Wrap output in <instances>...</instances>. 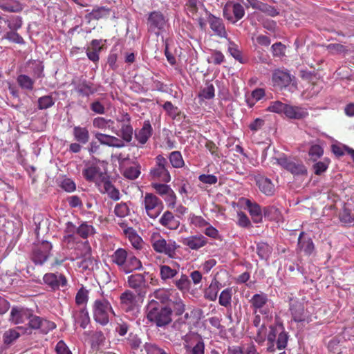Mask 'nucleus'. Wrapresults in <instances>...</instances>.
I'll return each mask as SVG.
<instances>
[{
	"mask_svg": "<svg viewBox=\"0 0 354 354\" xmlns=\"http://www.w3.org/2000/svg\"><path fill=\"white\" fill-rule=\"evenodd\" d=\"M111 261L118 266L119 270L125 274L142 269L141 261L131 252L122 248L113 252L111 256Z\"/></svg>",
	"mask_w": 354,
	"mask_h": 354,
	"instance_id": "obj_1",
	"label": "nucleus"
},
{
	"mask_svg": "<svg viewBox=\"0 0 354 354\" xmlns=\"http://www.w3.org/2000/svg\"><path fill=\"white\" fill-rule=\"evenodd\" d=\"M172 310L167 306H162L156 300L149 299L147 306V317L158 327H164L172 321Z\"/></svg>",
	"mask_w": 354,
	"mask_h": 354,
	"instance_id": "obj_2",
	"label": "nucleus"
},
{
	"mask_svg": "<svg viewBox=\"0 0 354 354\" xmlns=\"http://www.w3.org/2000/svg\"><path fill=\"white\" fill-rule=\"evenodd\" d=\"M92 311L94 320L102 326H106L111 317L115 315L111 303L104 297L94 301Z\"/></svg>",
	"mask_w": 354,
	"mask_h": 354,
	"instance_id": "obj_3",
	"label": "nucleus"
},
{
	"mask_svg": "<svg viewBox=\"0 0 354 354\" xmlns=\"http://www.w3.org/2000/svg\"><path fill=\"white\" fill-rule=\"evenodd\" d=\"M153 249L158 253L164 254L169 258H175L176 250L179 248L175 241L166 240L159 234H153L151 237Z\"/></svg>",
	"mask_w": 354,
	"mask_h": 354,
	"instance_id": "obj_4",
	"label": "nucleus"
},
{
	"mask_svg": "<svg viewBox=\"0 0 354 354\" xmlns=\"http://www.w3.org/2000/svg\"><path fill=\"white\" fill-rule=\"evenodd\" d=\"M249 302L254 314L259 313L266 317H268L271 314V301L266 293L260 292L254 294L249 300Z\"/></svg>",
	"mask_w": 354,
	"mask_h": 354,
	"instance_id": "obj_5",
	"label": "nucleus"
},
{
	"mask_svg": "<svg viewBox=\"0 0 354 354\" xmlns=\"http://www.w3.org/2000/svg\"><path fill=\"white\" fill-rule=\"evenodd\" d=\"M276 161L282 168L295 176L304 175L307 173V169L301 161L288 157L285 154L277 158Z\"/></svg>",
	"mask_w": 354,
	"mask_h": 354,
	"instance_id": "obj_6",
	"label": "nucleus"
},
{
	"mask_svg": "<svg viewBox=\"0 0 354 354\" xmlns=\"http://www.w3.org/2000/svg\"><path fill=\"white\" fill-rule=\"evenodd\" d=\"M156 165L150 170V176L152 179L168 183L171 180V176L167 169V160L162 155L156 157Z\"/></svg>",
	"mask_w": 354,
	"mask_h": 354,
	"instance_id": "obj_7",
	"label": "nucleus"
},
{
	"mask_svg": "<svg viewBox=\"0 0 354 354\" xmlns=\"http://www.w3.org/2000/svg\"><path fill=\"white\" fill-rule=\"evenodd\" d=\"M142 205H144L147 214L151 218H157L163 208L162 201L151 193H146Z\"/></svg>",
	"mask_w": 354,
	"mask_h": 354,
	"instance_id": "obj_8",
	"label": "nucleus"
},
{
	"mask_svg": "<svg viewBox=\"0 0 354 354\" xmlns=\"http://www.w3.org/2000/svg\"><path fill=\"white\" fill-rule=\"evenodd\" d=\"M82 175L87 181L94 183L98 187H101L106 179V174L102 171L97 164L94 162L86 165Z\"/></svg>",
	"mask_w": 354,
	"mask_h": 354,
	"instance_id": "obj_9",
	"label": "nucleus"
},
{
	"mask_svg": "<svg viewBox=\"0 0 354 354\" xmlns=\"http://www.w3.org/2000/svg\"><path fill=\"white\" fill-rule=\"evenodd\" d=\"M167 20L162 12L153 11L149 14L147 18V30L158 36L161 32L165 30Z\"/></svg>",
	"mask_w": 354,
	"mask_h": 354,
	"instance_id": "obj_10",
	"label": "nucleus"
},
{
	"mask_svg": "<svg viewBox=\"0 0 354 354\" xmlns=\"http://www.w3.org/2000/svg\"><path fill=\"white\" fill-rule=\"evenodd\" d=\"M184 347L191 354H204L205 344L201 336L197 333L186 335L184 337Z\"/></svg>",
	"mask_w": 354,
	"mask_h": 354,
	"instance_id": "obj_11",
	"label": "nucleus"
},
{
	"mask_svg": "<svg viewBox=\"0 0 354 354\" xmlns=\"http://www.w3.org/2000/svg\"><path fill=\"white\" fill-rule=\"evenodd\" d=\"M52 248L53 245L50 242L42 241L33 248L31 259L35 264L43 265L48 259Z\"/></svg>",
	"mask_w": 354,
	"mask_h": 354,
	"instance_id": "obj_12",
	"label": "nucleus"
},
{
	"mask_svg": "<svg viewBox=\"0 0 354 354\" xmlns=\"http://www.w3.org/2000/svg\"><path fill=\"white\" fill-rule=\"evenodd\" d=\"M148 273L144 274H133L128 277L127 283L129 286L135 290L138 296L143 298L147 293V288H148V283L145 277Z\"/></svg>",
	"mask_w": 354,
	"mask_h": 354,
	"instance_id": "obj_13",
	"label": "nucleus"
},
{
	"mask_svg": "<svg viewBox=\"0 0 354 354\" xmlns=\"http://www.w3.org/2000/svg\"><path fill=\"white\" fill-rule=\"evenodd\" d=\"M223 16L232 23L242 19L245 15L243 7L239 3L227 2L223 8Z\"/></svg>",
	"mask_w": 354,
	"mask_h": 354,
	"instance_id": "obj_14",
	"label": "nucleus"
},
{
	"mask_svg": "<svg viewBox=\"0 0 354 354\" xmlns=\"http://www.w3.org/2000/svg\"><path fill=\"white\" fill-rule=\"evenodd\" d=\"M28 325L32 329H40L43 333H47L54 329L56 326L54 322L44 319L39 316L30 313L28 318Z\"/></svg>",
	"mask_w": 354,
	"mask_h": 354,
	"instance_id": "obj_15",
	"label": "nucleus"
},
{
	"mask_svg": "<svg viewBox=\"0 0 354 354\" xmlns=\"http://www.w3.org/2000/svg\"><path fill=\"white\" fill-rule=\"evenodd\" d=\"M138 297H140L138 296V294L136 295L130 290H126L120 296L122 308L126 312L135 310L138 306Z\"/></svg>",
	"mask_w": 354,
	"mask_h": 354,
	"instance_id": "obj_16",
	"label": "nucleus"
},
{
	"mask_svg": "<svg viewBox=\"0 0 354 354\" xmlns=\"http://www.w3.org/2000/svg\"><path fill=\"white\" fill-rule=\"evenodd\" d=\"M43 280L46 284L53 290L64 288L67 285V280L65 276L58 272L47 273L44 274Z\"/></svg>",
	"mask_w": 354,
	"mask_h": 354,
	"instance_id": "obj_17",
	"label": "nucleus"
},
{
	"mask_svg": "<svg viewBox=\"0 0 354 354\" xmlns=\"http://www.w3.org/2000/svg\"><path fill=\"white\" fill-rule=\"evenodd\" d=\"M72 317L74 326L80 325L83 329L90 323L88 312L85 307L74 308L72 310Z\"/></svg>",
	"mask_w": 354,
	"mask_h": 354,
	"instance_id": "obj_18",
	"label": "nucleus"
},
{
	"mask_svg": "<svg viewBox=\"0 0 354 354\" xmlns=\"http://www.w3.org/2000/svg\"><path fill=\"white\" fill-rule=\"evenodd\" d=\"M180 242L193 250H198L207 243V239L202 234L181 237Z\"/></svg>",
	"mask_w": 354,
	"mask_h": 354,
	"instance_id": "obj_19",
	"label": "nucleus"
},
{
	"mask_svg": "<svg viewBox=\"0 0 354 354\" xmlns=\"http://www.w3.org/2000/svg\"><path fill=\"white\" fill-rule=\"evenodd\" d=\"M207 14L208 15L207 22L209 23L210 28L214 32V35L221 38H226L227 34L223 20L208 12H207Z\"/></svg>",
	"mask_w": 354,
	"mask_h": 354,
	"instance_id": "obj_20",
	"label": "nucleus"
},
{
	"mask_svg": "<svg viewBox=\"0 0 354 354\" xmlns=\"http://www.w3.org/2000/svg\"><path fill=\"white\" fill-rule=\"evenodd\" d=\"M30 312L31 310L24 307L13 306L10 311L9 320L13 324H22L28 320Z\"/></svg>",
	"mask_w": 354,
	"mask_h": 354,
	"instance_id": "obj_21",
	"label": "nucleus"
},
{
	"mask_svg": "<svg viewBox=\"0 0 354 354\" xmlns=\"http://www.w3.org/2000/svg\"><path fill=\"white\" fill-rule=\"evenodd\" d=\"M272 80L274 86L282 88L290 84L292 77L289 73L277 69L272 73Z\"/></svg>",
	"mask_w": 354,
	"mask_h": 354,
	"instance_id": "obj_22",
	"label": "nucleus"
},
{
	"mask_svg": "<svg viewBox=\"0 0 354 354\" xmlns=\"http://www.w3.org/2000/svg\"><path fill=\"white\" fill-rule=\"evenodd\" d=\"M178 216H175L170 211H165L159 219L160 224L170 230H176L180 226V221L178 219Z\"/></svg>",
	"mask_w": 354,
	"mask_h": 354,
	"instance_id": "obj_23",
	"label": "nucleus"
},
{
	"mask_svg": "<svg viewBox=\"0 0 354 354\" xmlns=\"http://www.w3.org/2000/svg\"><path fill=\"white\" fill-rule=\"evenodd\" d=\"M285 115L290 119L301 120L308 115L306 108L288 104Z\"/></svg>",
	"mask_w": 354,
	"mask_h": 354,
	"instance_id": "obj_24",
	"label": "nucleus"
},
{
	"mask_svg": "<svg viewBox=\"0 0 354 354\" xmlns=\"http://www.w3.org/2000/svg\"><path fill=\"white\" fill-rule=\"evenodd\" d=\"M152 127L149 121H145L142 127L135 132V138L141 145H145L152 135Z\"/></svg>",
	"mask_w": 354,
	"mask_h": 354,
	"instance_id": "obj_25",
	"label": "nucleus"
},
{
	"mask_svg": "<svg viewBox=\"0 0 354 354\" xmlns=\"http://www.w3.org/2000/svg\"><path fill=\"white\" fill-rule=\"evenodd\" d=\"M304 235V232L300 233L297 247L300 251H303L306 255H310L315 250V245L312 239L309 237H305Z\"/></svg>",
	"mask_w": 354,
	"mask_h": 354,
	"instance_id": "obj_26",
	"label": "nucleus"
},
{
	"mask_svg": "<svg viewBox=\"0 0 354 354\" xmlns=\"http://www.w3.org/2000/svg\"><path fill=\"white\" fill-rule=\"evenodd\" d=\"M257 185L261 192L267 196H272L274 193V185L272 181L264 176H259L256 178Z\"/></svg>",
	"mask_w": 354,
	"mask_h": 354,
	"instance_id": "obj_27",
	"label": "nucleus"
},
{
	"mask_svg": "<svg viewBox=\"0 0 354 354\" xmlns=\"http://www.w3.org/2000/svg\"><path fill=\"white\" fill-rule=\"evenodd\" d=\"M126 116L127 117V121H124L122 124L120 133L115 129L114 133L120 136L124 141L129 142L132 140L133 129L129 123L130 118L129 115L127 114Z\"/></svg>",
	"mask_w": 354,
	"mask_h": 354,
	"instance_id": "obj_28",
	"label": "nucleus"
},
{
	"mask_svg": "<svg viewBox=\"0 0 354 354\" xmlns=\"http://www.w3.org/2000/svg\"><path fill=\"white\" fill-rule=\"evenodd\" d=\"M24 8V5L19 0L0 1V9L5 12L18 13L21 12Z\"/></svg>",
	"mask_w": 354,
	"mask_h": 354,
	"instance_id": "obj_29",
	"label": "nucleus"
},
{
	"mask_svg": "<svg viewBox=\"0 0 354 354\" xmlns=\"http://www.w3.org/2000/svg\"><path fill=\"white\" fill-rule=\"evenodd\" d=\"M111 15V10L106 7L101 6L96 7L91 12L86 15L85 18L90 22L91 20H99L109 17Z\"/></svg>",
	"mask_w": 354,
	"mask_h": 354,
	"instance_id": "obj_30",
	"label": "nucleus"
},
{
	"mask_svg": "<svg viewBox=\"0 0 354 354\" xmlns=\"http://www.w3.org/2000/svg\"><path fill=\"white\" fill-rule=\"evenodd\" d=\"M170 290L159 288L151 294L149 298L156 300L160 304H166L170 301Z\"/></svg>",
	"mask_w": 354,
	"mask_h": 354,
	"instance_id": "obj_31",
	"label": "nucleus"
},
{
	"mask_svg": "<svg viewBox=\"0 0 354 354\" xmlns=\"http://www.w3.org/2000/svg\"><path fill=\"white\" fill-rule=\"evenodd\" d=\"M75 91L84 97H88L97 91L96 88L93 86V84L86 80L77 84L75 86Z\"/></svg>",
	"mask_w": 354,
	"mask_h": 354,
	"instance_id": "obj_32",
	"label": "nucleus"
},
{
	"mask_svg": "<svg viewBox=\"0 0 354 354\" xmlns=\"http://www.w3.org/2000/svg\"><path fill=\"white\" fill-rule=\"evenodd\" d=\"M75 140L81 144H86L89 140V132L86 127L75 126L73 130Z\"/></svg>",
	"mask_w": 354,
	"mask_h": 354,
	"instance_id": "obj_33",
	"label": "nucleus"
},
{
	"mask_svg": "<svg viewBox=\"0 0 354 354\" xmlns=\"http://www.w3.org/2000/svg\"><path fill=\"white\" fill-rule=\"evenodd\" d=\"M113 124V120L103 117H97L93 120V126L103 131L111 129L113 133L115 132Z\"/></svg>",
	"mask_w": 354,
	"mask_h": 354,
	"instance_id": "obj_34",
	"label": "nucleus"
},
{
	"mask_svg": "<svg viewBox=\"0 0 354 354\" xmlns=\"http://www.w3.org/2000/svg\"><path fill=\"white\" fill-rule=\"evenodd\" d=\"M103 185V189L99 187V189L102 193H106L108 196L114 201H118L120 198V192L116 189L109 180L107 178L102 184Z\"/></svg>",
	"mask_w": 354,
	"mask_h": 354,
	"instance_id": "obj_35",
	"label": "nucleus"
},
{
	"mask_svg": "<svg viewBox=\"0 0 354 354\" xmlns=\"http://www.w3.org/2000/svg\"><path fill=\"white\" fill-rule=\"evenodd\" d=\"M221 288V283L216 279L213 280L204 292V297L209 301H215Z\"/></svg>",
	"mask_w": 354,
	"mask_h": 354,
	"instance_id": "obj_36",
	"label": "nucleus"
},
{
	"mask_svg": "<svg viewBox=\"0 0 354 354\" xmlns=\"http://www.w3.org/2000/svg\"><path fill=\"white\" fill-rule=\"evenodd\" d=\"M290 311L292 319L296 322H302L306 320V315L304 306L297 303L290 306Z\"/></svg>",
	"mask_w": 354,
	"mask_h": 354,
	"instance_id": "obj_37",
	"label": "nucleus"
},
{
	"mask_svg": "<svg viewBox=\"0 0 354 354\" xmlns=\"http://www.w3.org/2000/svg\"><path fill=\"white\" fill-rule=\"evenodd\" d=\"M88 301V290L84 287H82L76 293L75 295V304L76 308L85 307Z\"/></svg>",
	"mask_w": 354,
	"mask_h": 354,
	"instance_id": "obj_38",
	"label": "nucleus"
},
{
	"mask_svg": "<svg viewBox=\"0 0 354 354\" xmlns=\"http://www.w3.org/2000/svg\"><path fill=\"white\" fill-rule=\"evenodd\" d=\"M95 233V230L92 225L86 222L82 223L77 228V234L82 239H87L88 236L93 235Z\"/></svg>",
	"mask_w": 354,
	"mask_h": 354,
	"instance_id": "obj_39",
	"label": "nucleus"
},
{
	"mask_svg": "<svg viewBox=\"0 0 354 354\" xmlns=\"http://www.w3.org/2000/svg\"><path fill=\"white\" fill-rule=\"evenodd\" d=\"M18 328L9 329L3 333V342L4 344L10 346L20 337V334L17 330Z\"/></svg>",
	"mask_w": 354,
	"mask_h": 354,
	"instance_id": "obj_40",
	"label": "nucleus"
},
{
	"mask_svg": "<svg viewBox=\"0 0 354 354\" xmlns=\"http://www.w3.org/2000/svg\"><path fill=\"white\" fill-rule=\"evenodd\" d=\"M176 287L181 292H187L191 288V281L185 274H182L179 279L174 281Z\"/></svg>",
	"mask_w": 354,
	"mask_h": 354,
	"instance_id": "obj_41",
	"label": "nucleus"
},
{
	"mask_svg": "<svg viewBox=\"0 0 354 354\" xmlns=\"http://www.w3.org/2000/svg\"><path fill=\"white\" fill-rule=\"evenodd\" d=\"M169 160L171 165L174 168H181L185 165L181 153L178 151H174L170 153Z\"/></svg>",
	"mask_w": 354,
	"mask_h": 354,
	"instance_id": "obj_42",
	"label": "nucleus"
},
{
	"mask_svg": "<svg viewBox=\"0 0 354 354\" xmlns=\"http://www.w3.org/2000/svg\"><path fill=\"white\" fill-rule=\"evenodd\" d=\"M178 274V270L175 268H171L167 265H162L160 267V274L162 280L166 281L174 278Z\"/></svg>",
	"mask_w": 354,
	"mask_h": 354,
	"instance_id": "obj_43",
	"label": "nucleus"
},
{
	"mask_svg": "<svg viewBox=\"0 0 354 354\" xmlns=\"http://www.w3.org/2000/svg\"><path fill=\"white\" fill-rule=\"evenodd\" d=\"M18 84L23 89L32 91L33 89L34 80L26 75H19L17 79Z\"/></svg>",
	"mask_w": 354,
	"mask_h": 354,
	"instance_id": "obj_44",
	"label": "nucleus"
},
{
	"mask_svg": "<svg viewBox=\"0 0 354 354\" xmlns=\"http://www.w3.org/2000/svg\"><path fill=\"white\" fill-rule=\"evenodd\" d=\"M231 302L232 289L226 288L221 292L218 298V303L221 306L227 308L231 306Z\"/></svg>",
	"mask_w": 354,
	"mask_h": 354,
	"instance_id": "obj_45",
	"label": "nucleus"
},
{
	"mask_svg": "<svg viewBox=\"0 0 354 354\" xmlns=\"http://www.w3.org/2000/svg\"><path fill=\"white\" fill-rule=\"evenodd\" d=\"M257 252L261 259H267L272 252V248L266 243H259L257 246Z\"/></svg>",
	"mask_w": 354,
	"mask_h": 354,
	"instance_id": "obj_46",
	"label": "nucleus"
},
{
	"mask_svg": "<svg viewBox=\"0 0 354 354\" xmlns=\"http://www.w3.org/2000/svg\"><path fill=\"white\" fill-rule=\"evenodd\" d=\"M277 336L278 334L277 329L271 327L267 337L268 344L266 350L268 352L272 353L275 351L274 345L276 339H277Z\"/></svg>",
	"mask_w": 354,
	"mask_h": 354,
	"instance_id": "obj_47",
	"label": "nucleus"
},
{
	"mask_svg": "<svg viewBox=\"0 0 354 354\" xmlns=\"http://www.w3.org/2000/svg\"><path fill=\"white\" fill-rule=\"evenodd\" d=\"M265 96V90L263 88H256L254 89L252 93V98H248L246 100L247 104L249 106H253L255 103L262 99Z\"/></svg>",
	"mask_w": 354,
	"mask_h": 354,
	"instance_id": "obj_48",
	"label": "nucleus"
},
{
	"mask_svg": "<svg viewBox=\"0 0 354 354\" xmlns=\"http://www.w3.org/2000/svg\"><path fill=\"white\" fill-rule=\"evenodd\" d=\"M287 105V104L283 103L281 101H274L270 102L267 110L278 114L283 113L285 115Z\"/></svg>",
	"mask_w": 354,
	"mask_h": 354,
	"instance_id": "obj_49",
	"label": "nucleus"
},
{
	"mask_svg": "<svg viewBox=\"0 0 354 354\" xmlns=\"http://www.w3.org/2000/svg\"><path fill=\"white\" fill-rule=\"evenodd\" d=\"M245 205L252 217H258L259 221L261 220V207L257 203H252L250 200L247 199L245 201Z\"/></svg>",
	"mask_w": 354,
	"mask_h": 354,
	"instance_id": "obj_50",
	"label": "nucleus"
},
{
	"mask_svg": "<svg viewBox=\"0 0 354 354\" xmlns=\"http://www.w3.org/2000/svg\"><path fill=\"white\" fill-rule=\"evenodd\" d=\"M38 109H47L55 104V100L51 95H44L38 99Z\"/></svg>",
	"mask_w": 354,
	"mask_h": 354,
	"instance_id": "obj_51",
	"label": "nucleus"
},
{
	"mask_svg": "<svg viewBox=\"0 0 354 354\" xmlns=\"http://www.w3.org/2000/svg\"><path fill=\"white\" fill-rule=\"evenodd\" d=\"M329 163L330 160L328 158H324L322 161L316 162L313 166L315 174L321 175L325 172L328 167Z\"/></svg>",
	"mask_w": 354,
	"mask_h": 354,
	"instance_id": "obj_52",
	"label": "nucleus"
},
{
	"mask_svg": "<svg viewBox=\"0 0 354 354\" xmlns=\"http://www.w3.org/2000/svg\"><path fill=\"white\" fill-rule=\"evenodd\" d=\"M188 221L191 225H193L196 227H205L209 225V223L206 221L202 216H197L194 214H189Z\"/></svg>",
	"mask_w": 354,
	"mask_h": 354,
	"instance_id": "obj_53",
	"label": "nucleus"
},
{
	"mask_svg": "<svg viewBox=\"0 0 354 354\" xmlns=\"http://www.w3.org/2000/svg\"><path fill=\"white\" fill-rule=\"evenodd\" d=\"M140 175V166L139 165L130 167L125 169L124 176L128 179L135 180Z\"/></svg>",
	"mask_w": 354,
	"mask_h": 354,
	"instance_id": "obj_54",
	"label": "nucleus"
},
{
	"mask_svg": "<svg viewBox=\"0 0 354 354\" xmlns=\"http://www.w3.org/2000/svg\"><path fill=\"white\" fill-rule=\"evenodd\" d=\"M259 11L271 17H275L279 15V10L277 8L266 3H262Z\"/></svg>",
	"mask_w": 354,
	"mask_h": 354,
	"instance_id": "obj_55",
	"label": "nucleus"
},
{
	"mask_svg": "<svg viewBox=\"0 0 354 354\" xmlns=\"http://www.w3.org/2000/svg\"><path fill=\"white\" fill-rule=\"evenodd\" d=\"M228 51L236 60L239 61L241 63L243 62L241 52L240 51V50L238 48V46L235 43L232 41L229 42Z\"/></svg>",
	"mask_w": 354,
	"mask_h": 354,
	"instance_id": "obj_56",
	"label": "nucleus"
},
{
	"mask_svg": "<svg viewBox=\"0 0 354 354\" xmlns=\"http://www.w3.org/2000/svg\"><path fill=\"white\" fill-rule=\"evenodd\" d=\"M324 153L322 147L318 145H312L309 149L308 154L313 161H316Z\"/></svg>",
	"mask_w": 354,
	"mask_h": 354,
	"instance_id": "obj_57",
	"label": "nucleus"
},
{
	"mask_svg": "<svg viewBox=\"0 0 354 354\" xmlns=\"http://www.w3.org/2000/svg\"><path fill=\"white\" fill-rule=\"evenodd\" d=\"M167 114L173 119H175L179 115V111L177 106L173 105L171 102H166L162 106Z\"/></svg>",
	"mask_w": 354,
	"mask_h": 354,
	"instance_id": "obj_58",
	"label": "nucleus"
},
{
	"mask_svg": "<svg viewBox=\"0 0 354 354\" xmlns=\"http://www.w3.org/2000/svg\"><path fill=\"white\" fill-rule=\"evenodd\" d=\"M288 339V335L284 331H281L278 334L276 341L277 348L279 350L283 349L286 347Z\"/></svg>",
	"mask_w": 354,
	"mask_h": 354,
	"instance_id": "obj_59",
	"label": "nucleus"
},
{
	"mask_svg": "<svg viewBox=\"0 0 354 354\" xmlns=\"http://www.w3.org/2000/svg\"><path fill=\"white\" fill-rule=\"evenodd\" d=\"M4 38L13 43L19 44H24L23 37L15 31H9L6 32Z\"/></svg>",
	"mask_w": 354,
	"mask_h": 354,
	"instance_id": "obj_60",
	"label": "nucleus"
},
{
	"mask_svg": "<svg viewBox=\"0 0 354 354\" xmlns=\"http://www.w3.org/2000/svg\"><path fill=\"white\" fill-rule=\"evenodd\" d=\"M167 193L168 194L164 195L162 198L169 207L174 208L176 203V195L172 189H171Z\"/></svg>",
	"mask_w": 354,
	"mask_h": 354,
	"instance_id": "obj_61",
	"label": "nucleus"
},
{
	"mask_svg": "<svg viewBox=\"0 0 354 354\" xmlns=\"http://www.w3.org/2000/svg\"><path fill=\"white\" fill-rule=\"evenodd\" d=\"M129 207L124 203L117 204L115 207L114 212L118 217H125L129 214Z\"/></svg>",
	"mask_w": 354,
	"mask_h": 354,
	"instance_id": "obj_62",
	"label": "nucleus"
},
{
	"mask_svg": "<svg viewBox=\"0 0 354 354\" xmlns=\"http://www.w3.org/2000/svg\"><path fill=\"white\" fill-rule=\"evenodd\" d=\"M225 60L223 54L218 50H214L211 56L208 58V62L213 63L216 65L222 64Z\"/></svg>",
	"mask_w": 354,
	"mask_h": 354,
	"instance_id": "obj_63",
	"label": "nucleus"
},
{
	"mask_svg": "<svg viewBox=\"0 0 354 354\" xmlns=\"http://www.w3.org/2000/svg\"><path fill=\"white\" fill-rule=\"evenodd\" d=\"M56 354H73L68 346L63 340H59L55 348Z\"/></svg>",
	"mask_w": 354,
	"mask_h": 354,
	"instance_id": "obj_64",
	"label": "nucleus"
}]
</instances>
